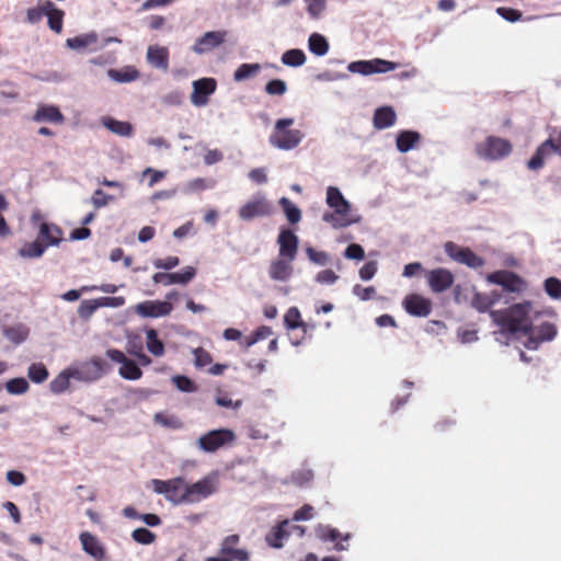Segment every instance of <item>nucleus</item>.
I'll return each mask as SVG.
<instances>
[{
  "instance_id": "obj_1",
  "label": "nucleus",
  "mask_w": 561,
  "mask_h": 561,
  "mask_svg": "<svg viewBox=\"0 0 561 561\" xmlns=\"http://www.w3.org/2000/svg\"><path fill=\"white\" fill-rule=\"evenodd\" d=\"M533 314H537V311L528 301L515 304L504 311H492L490 316L500 327V330L494 332L495 340L501 344H510L515 340L523 342L533 324Z\"/></svg>"
},
{
  "instance_id": "obj_2",
  "label": "nucleus",
  "mask_w": 561,
  "mask_h": 561,
  "mask_svg": "<svg viewBox=\"0 0 561 561\" xmlns=\"http://www.w3.org/2000/svg\"><path fill=\"white\" fill-rule=\"evenodd\" d=\"M325 204L329 210L322 214L321 219L334 230L344 229L362 221V216L353 210L352 204L336 186L327 187Z\"/></svg>"
},
{
  "instance_id": "obj_3",
  "label": "nucleus",
  "mask_w": 561,
  "mask_h": 561,
  "mask_svg": "<svg viewBox=\"0 0 561 561\" xmlns=\"http://www.w3.org/2000/svg\"><path fill=\"white\" fill-rule=\"evenodd\" d=\"M294 124L295 118L293 117L277 119L268 136L270 145L284 151L297 148L304 140L305 134L299 129L291 128Z\"/></svg>"
},
{
  "instance_id": "obj_4",
  "label": "nucleus",
  "mask_w": 561,
  "mask_h": 561,
  "mask_svg": "<svg viewBox=\"0 0 561 561\" xmlns=\"http://www.w3.org/2000/svg\"><path fill=\"white\" fill-rule=\"evenodd\" d=\"M72 379L83 383H93L102 379L108 371L110 365L99 356L76 360L69 365Z\"/></svg>"
},
{
  "instance_id": "obj_5",
  "label": "nucleus",
  "mask_w": 561,
  "mask_h": 561,
  "mask_svg": "<svg viewBox=\"0 0 561 561\" xmlns=\"http://www.w3.org/2000/svg\"><path fill=\"white\" fill-rule=\"evenodd\" d=\"M512 144L497 136H488L474 145L478 158L485 161H497L508 157L512 152Z\"/></svg>"
},
{
  "instance_id": "obj_6",
  "label": "nucleus",
  "mask_w": 561,
  "mask_h": 561,
  "mask_svg": "<svg viewBox=\"0 0 561 561\" xmlns=\"http://www.w3.org/2000/svg\"><path fill=\"white\" fill-rule=\"evenodd\" d=\"M111 43L121 44L122 41L118 37L108 36L100 42L99 34L94 31L66 39V46L78 53L96 51Z\"/></svg>"
},
{
  "instance_id": "obj_7",
  "label": "nucleus",
  "mask_w": 561,
  "mask_h": 561,
  "mask_svg": "<svg viewBox=\"0 0 561 561\" xmlns=\"http://www.w3.org/2000/svg\"><path fill=\"white\" fill-rule=\"evenodd\" d=\"M150 485L157 494L164 495L165 500L173 504L186 503V482L183 478L170 480L153 479Z\"/></svg>"
},
{
  "instance_id": "obj_8",
  "label": "nucleus",
  "mask_w": 561,
  "mask_h": 561,
  "mask_svg": "<svg viewBox=\"0 0 561 561\" xmlns=\"http://www.w3.org/2000/svg\"><path fill=\"white\" fill-rule=\"evenodd\" d=\"M274 213V207L267 197L259 192L238 209L241 220L249 221L257 217H267Z\"/></svg>"
},
{
  "instance_id": "obj_9",
  "label": "nucleus",
  "mask_w": 561,
  "mask_h": 561,
  "mask_svg": "<svg viewBox=\"0 0 561 561\" xmlns=\"http://www.w3.org/2000/svg\"><path fill=\"white\" fill-rule=\"evenodd\" d=\"M236 439V434L229 428H218L207 432L202 435L196 444L197 447L204 453H215L219 448L232 445Z\"/></svg>"
},
{
  "instance_id": "obj_10",
  "label": "nucleus",
  "mask_w": 561,
  "mask_h": 561,
  "mask_svg": "<svg viewBox=\"0 0 561 561\" xmlns=\"http://www.w3.org/2000/svg\"><path fill=\"white\" fill-rule=\"evenodd\" d=\"M216 490L217 477L215 474L207 476L192 484L186 483V503H198L215 493Z\"/></svg>"
},
{
  "instance_id": "obj_11",
  "label": "nucleus",
  "mask_w": 561,
  "mask_h": 561,
  "mask_svg": "<svg viewBox=\"0 0 561 561\" xmlns=\"http://www.w3.org/2000/svg\"><path fill=\"white\" fill-rule=\"evenodd\" d=\"M557 335V328L550 322H542L538 327L531 324L523 345L528 350H537L542 342L552 341Z\"/></svg>"
},
{
  "instance_id": "obj_12",
  "label": "nucleus",
  "mask_w": 561,
  "mask_h": 561,
  "mask_svg": "<svg viewBox=\"0 0 561 561\" xmlns=\"http://www.w3.org/2000/svg\"><path fill=\"white\" fill-rule=\"evenodd\" d=\"M134 311L141 318H165L173 311V305L168 300H145L134 307Z\"/></svg>"
},
{
  "instance_id": "obj_13",
  "label": "nucleus",
  "mask_w": 561,
  "mask_h": 561,
  "mask_svg": "<svg viewBox=\"0 0 561 561\" xmlns=\"http://www.w3.org/2000/svg\"><path fill=\"white\" fill-rule=\"evenodd\" d=\"M106 356L121 365L118 375L126 380H138L142 376L141 369L130 358H128L122 351L110 348L106 351Z\"/></svg>"
},
{
  "instance_id": "obj_14",
  "label": "nucleus",
  "mask_w": 561,
  "mask_h": 561,
  "mask_svg": "<svg viewBox=\"0 0 561 561\" xmlns=\"http://www.w3.org/2000/svg\"><path fill=\"white\" fill-rule=\"evenodd\" d=\"M444 249L451 260L465 264L468 267L478 268L484 264V261L470 249L460 247L454 242H446Z\"/></svg>"
},
{
  "instance_id": "obj_15",
  "label": "nucleus",
  "mask_w": 561,
  "mask_h": 561,
  "mask_svg": "<svg viewBox=\"0 0 561 561\" xmlns=\"http://www.w3.org/2000/svg\"><path fill=\"white\" fill-rule=\"evenodd\" d=\"M31 121L36 124L62 125L65 116L57 105L38 103L31 116Z\"/></svg>"
},
{
  "instance_id": "obj_16",
  "label": "nucleus",
  "mask_w": 561,
  "mask_h": 561,
  "mask_svg": "<svg viewBox=\"0 0 561 561\" xmlns=\"http://www.w3.org/2000/svg\"><path fill=\"white\" fill-rule=\"evenodd\" d=\"M486 280L491 284L502 286L511 293H520L526 289V283L518 275L508 271H497L486 276Z\"/></svg>"
},
{
  "instance_id": "obj_17",
  "label": "nucleus",
  "mask_w": 561,
  "mask_h": 561,
  "mask_svg": "<svg viewBox=\"0 0 561 561\" xmlns=\"http://www.w3.org/2000/svg\"><path fill=\"white\" fill-rule=\"evenodd\" d=\"M193 92L191 102L194 106L202 107L208 103V98L216 91V80L213 78H203L193 81Z\"/></svg>"
},
{
  "instance_id": "obj_18",
  "label": "nucleus",
  "mask_w": 561,
  "mask_h": 561,
  "mask_svg": "<svg viewBox=\"0 0 561 561\" xmlns=\"http://www.w3.org/2000/svg\"><path fill=\"white\" fill-rule=\"evenodd\" d=\"M196 275V268L193 266H185L181 272L175 273H156L152 276V282L154 284H163L164 286L170 285H186L188 284Z\"/></svg>"
},
{
  "instance_id": "obj_19",
  "label": "nucleus",
  "mask_w": 561,
  "mask_h": 561,
  "mask_svg": "<svg viewBox=\"0 0 561 561\" xmlns=\"http://www.w3.org/2000/svg\"><path fill=\"white\" fill-rule=\"evenodd\" d=\"M554 142L551 138L547 139L537 149L535 156L528 161L530 170H538L543 165L545 158L551 152H557L561 157V130L559 131Z\"/></svg>"
},
{
  "instance_id": "obj_20",
  "label": "nucleus",
  "mask_w": 561,
  "mask_h": 561,
  "mask_svg": "<svg viewBox=\"0 0 561 561\" xmlns=\"http://www.w3.org/2000/svg\"><path fill=\"white\" fill-rule=\"evenodd\" d=\"M226 38V32L210 31L195 41L192 50L197 55H204L220 46Z\"/></svg>"
},
{
  "instance_id": "obj_21",
  "label": "nucleus",
  "mask_w": 561,
  "mask_h": 561,
  "mask_svg": "<svg viewBox=\"0 0 561 561\" xmlns=\"http://www.w3.org/2000/svg\"><path fill=\"white\" fill-rule=\"evenodd\" d=\"M427 284L433 293H443L451 287L454 275L447 268H434L426 274Z\"/></svg>"
},
{
  "instance_id": "obj_22",
  "label": "nucleus",
  "mask_w": 561,
  "mask_h": 561,
  "mask_svg": "<svg viewBox=\"0 0 561 561\" xmlns=\"http://www.w3.org/2000/svg\"><path fill=\"white\" fill-rule=\"evenodd\" d=\"M468 294L462 295L459 290L456 291V301L465 302L468 301L471 307L477 309L479 312H485L491 306L494 305V299L489 297L486 294L478 293L473 287L467 289Z\"/></svg>"
},
{
  "instance_id": "obj_23",
  "label": "nucleus",
  "mask_w": 561,
  "mask_h": 561,
  "mask_svg": "<svg viewBox=\"0 0 561 561\" xmlns=\"http://www.w3.org/2000/svg\"><path fill=\"white\" fill-rule=\"evenodd\" d=\"M277 243L279 247L278 256L295 260L298 252V237L289 229L280 230Z\"/></svg>"
},
{
  "instance_id": "obj_24",
  "label": "nucleus",
  "mask_w": 561,
  "mask_h": 561,
  "mask_svg": "<svg viewBox=\"0 0 561 561\" xmlns=\"http://www.w3.org/2000/svg\"><path fill=\"white\" fill-rule=\"evenodd\" d=\"M403 307L409 314L415 317H427L432 311L431 300L419 294L408 295L403 300Z\"/></svg>"
},
{
  "instance_id": "obj_25",
  "label": "nucleus",
  "mask_w": 561,
  "mask_h": 561,
  "mask_svg": "<svg viewBox=\"0 0 561 561\" xmlns=\"http://www.w3.org/2000/svg\"><path fill=\"white\" fill-rule=\"evenodd\" d=\"M79 540L82 547V550L93 558L95 561H104L105 560V548L103 543L99 540L96 536L89 531H82L79 535Z\"/></svg>"
},
{
  "instance_id": "obj_26",
  "label": "nucleus",
  "mask_w": 561,
  "mask_h": 561,
  "mask_svg": "<svg viewBox=\"0 0 561 561\" xmlns=\"http://www.w3.org/2000/svg\"><path fill=\"white\" fill-rule=\"evenodd\" d=\"M294 261L280 256L273 260L268 268L270 277L276 282H288L294 273Z\"/></svg>"
},
{
  "instance_id": "obj_27",
  "label": "nucleus",
  "mask_w": 561,
  "mask_h": 561,
  "mask_svg": "<svg viewBox=\"0 0 561 561\" xmlns=\"http://www.w3.org/2000/svg\"><path fill=\"white\" fill-rule=\"evenodd\" d=\"M239 539L240 538L238 535L227 536L221 541L219 550L227 557H230L232 559V561H248L249 552L245 549L237 548Z\"/></svg>"
},
{
  "instance_id": "obj_28",
  "label": "nucleus",
  "mask_w": 561,
  "mask_h": 561,
  "mask_svg": "<svg viewBox=\"0 0 561 561\" xmlns=\"http://www.w3.org/2000/svg\"><path fill=\"white\" fill-rule=\"evenodd\" d=\"M146 59L153 68L167 71L169 68V50L167 47L150 45L147 48Z\"/></svg>"
},
{
  "instance_id": "obj_29",
  "label": "nucleus",
  "mask_w": 561,
  "mask_h": 561,
  "mask_svg": "<svg viewBox=\"0 0 561 561\" xmlns=\"http://www.w3.org/2000/svg\"><path fill=\"white\" fill-rule=\"evenodd\" d=\"M38 237L45 243L46 248L56 247L62 240V230L54 224L42 222L39 225Z\"/></svg>"
},
{
  "instance_id": "obj_30",
  "label": "nucleus",
  "mask_w": 561,
  "mask_h": 561,
  "mask_svg": "<svg viewBox=\"0 0 561 561\" xmlns=\"http://www.w3.org/2000/svg\"><path fill=\"white\" fill-rule=\"evenodd\" d=\"M397 114L391 106H381L374 113L373 123L377 129H386L394 125Z\"/></svg>"
},
{
  "instance_id": "obj_31",
  "label": "nucleus",
  "mask_w": 561,
  "mask_h": 561,
  "mask_svg": "<svg viewBox=\"0 0 561 561\" xmlns=\"http://www.w3.org/2000/svg\"><path fill=\"white\" fill-rule=\"evenodd\" d=\"M107 77L116 83H129L136 81L140 73L134 66H124L119 69H108Z\"/></svg>"
},
{
  "instance_id": "obj_32",
  "label": "nucleus",
  "mask_w": 561,
  "mask_h": 561,
  "mask_svg": "<svg viewBox=\"0 0 561 561\" xmlns=\"http://www.w3.org/2000/svg\"><path fill=\"white\" fill-rule=\"evenodd\" d=\"M3 336L14 345H19L26 341L30 329L26 324L14 323L2 329Z\"/></svg>"
},
{
  "instance_id": "obj_33",
  "label": "nucleus",
  "mask_w": 561,
  "mask_h": 561,
  "mask_svg": "<svg viewBox=\"0 0 561 561\" xmlns=\"http://www.w3.org/2000/svg\"><path fill=\"white\" fill-rule=\"evenodd\" d=\"M102 125L111 133L121 137H130L134 134V127L129 122L117 121L110 116H104L101 119Z\"/></svg>"
},
{
  "instance_id": "obj_34",
  "label": "nucleus",
  "mask_w": 561,
  "mask_h": 561,
  "mask_svg": "<svg viewBox=\"0 0 561 561\" xmlns=\"http://www.w3.org/2000/svg\"><path fill=\"white\" fill-rule=\"evenodd\" d=\"M420 138H421V136L416 131H413V130L400 131L397 136V141H396L397 149L400 152L405 153L415 147V145L420 141Z\"/></svg>"
},
{
  "instance_id": "obj_35",
  "label": "nucleus",
  "mask_w": 561,
  "mask_h": 561,
  "mask_svg": "<svg viewBox=\"0 0 561 561\" xmlns=\"http://www.w3.org/2000/svg\"><path fill=\"white\" fill-rule=\"evenodd\" d=\"M308 48L313 55L322 57L328 54L330 45L322 34L312 33L308 38Z\"/></svg>"
},
{
  "instance_id": "obj_36",
  "label": "nucleus",
  "mask_w": 561,
  "mask_h": 561,
  "mask_svg": "<svg viewBox=\"0 0 561 561\" xmlns=\"http://www.w3.org/2000/svg\"><path fill=\"white\" fill-rule=\"evenodd\" d=\"M262 69V65L254 64H242L233 72V80L236 82H243L255 78Z\"/></svg>"
},
{
  "instance_id": "obj_37",
  "label": "nucleus",
  "mask_w": 561,
  "mask_h": 561,
  "mask_svg": "<svg viewBox=\"0 0 561 561\" xmlns=\"http://www.w3.org/2000/svg\"><path fill=\"white\" fill-rule=\"evenodd\" d=\"M72 375L70 374V367L68 366L61 370L49 383L50 391L54 393H62L70 387V380Z\"/></svg>"
},
{
  "instance_id": "obj_38",
  "label": "nucleus",
  "mask_w": 561,
  "mask_h": 561,
  "mask_svg": "<svg viewBox=\"0 0 561 561\" xmlns=\"http://www.w3.org/2000/svg\"><path fill=\"white\" fill-rule=\"evenodd\" d=\"M289 525L288 520H284L266 536L267 543L273 548H282L284 540L288 537L286 527Z\"/></svg>"
},
{
  "instance_id": "obj_39",
  "label": "nucleus",
  "mask_w": 561,
  "mask_h": 561,
  "mask_svg": "<svg viewBox=\"0 0 561 561\" xmlns=\"http://www.w3.org/2000/svg\"><path fill=\"white\" fill-rule=\"evenodd\" d=\"M282 64L287 67L298 68L306 64L307 57L304 50L298 48H293L286 50L282 55Z\"/></svg>"
},
{
  "instance_id": "obj_40",
  "label": "nucleus",
  "mask_w": 561,
  "mask_h": 561,
  "mask_svg": "<svg viewBox=\"0 0 561 561\" xmlns=\"http://www.w3.org/2000/svg\"><path fill=\"white\" fill-rule=\"evenodd\" d=\"M146 347L153 356L160 357L164 354V344L158 337V333L153 329L146 331Z\"/></svg>"
},
{
  "instance_id": "obj_41",
  "label": "nucleus",
  "mask_w": 561,
  "mask_h": 561,
  "mask_svg": "<svg viewBox=\"0 0 561 561\" xmlns=\"http://www.w3.org/2000/svg\"><path fill=\"white\" fill-rule=\"evenodd\" d=\"M216 185L215 180L205 179V178H196L188 182H186L183 186V192L185 194H193L195 192L211 190Z\"/></svg>"
},
{
  "instance_id": "obj_42",
  "label": "nucleus",
  "mask_w": 561,
  "mask_h": 561,
  "mask_svg": "<svg viewBox=\"0 0 561 561\" xmlns=\"http://www.w3.org/2000/svg\"><path fill=\"white\" fill-rule=\"evenodd\" d=\"M279 205L282 206L284 214L290 224L294 225L301 220V210L287 197H282L279 199Z\"/></svg>"
},
{
  "instance_id": "obj_43",
  "label": "nucleus",
  "mask_w": 561,
  "mask_h": 561,
  "mask_svg": "<svg viewBox=\"0 0 561 561\" xmlns=\"http://www.w3.org/2000/svg\"><path fill=\"white\" fill-rule=\"evenodd\" d=\"M46 250V247L39 241H33L23 245L19 253L22 257L36 259L41 257Z\"/></svg>"
},
{
  "instance_id": "obj_44",
  "label": "nucleus",
  "mask_w": 561,
  "mask_h": 561,
  "mask_svg": "<svg viewBox=\"0 0 561 561\" xmlns=\"http://www.w3.org/2000/svg\"><path fill=\"white\" fill-rule=\"evenodd\" d=\"M307 13L313 20H319L323 16L327 10L328 0H305Z\"/></svg>"
},
{
  "instance_id": "obj_45",
  "label": "nucleus",
  "mask_w": 561,
  "mask_h": 561,
  "mask_svg": "<svg viewBox=\"0 0 561 561\" xmlns=\"http://www.w3.org/2000/svg\"><path fill=\"white\" fill-rule=\"evenodd\" d=\"M171 381L181 392L193 393L197 391L196 383L186 376L175 375L171 378Z\"/></svg>"
},
{
  "instance_id": "obj_46",
  "label": "nucleus",
  "mask_w": 561,
  "mask_h": 561,
  "mask_svg": "<svg viewBox=\"0 0 561 561\" xmlns=\"http://www.w3.org/2000/svg\"><path fill=\"white\" fill-rule=\"evenodd\" d=\"M30 385L25 378H13L7 381L5 389L10 394L19 396L25 393Z\"/></svg>"
},
{
  "instance_id": "obj_47",
  "label": "nucleus",
  "mask_w": 561,
  "mask_h": 561,
  "mask_svg": "<svg viewBox=\"0 0 561 561\" xmlns=\"http://www.w3.org/2000/svg\"><path fill=\"white\" fill-rule=\"evenodd\" d=\"M28 378L36 383L45 381L48 377V370L43 364H32L27 369Z\"/></svg>"
},
{
  "instance_id": "obj_48",
  "label": "nucleus",
  "mask_w": 561,
  "mask_h": 561,
  "mask_svg": "<svg viewBox=\"0 0 561 561\" xmlns=\"http://www.w3.org/2000/svg\"><path fill=\"white\" fill-rule=\"evenodd\" d=\"M99 308H100V305H99L98 298L82 300L78 308V314L82 319H89Z\"/></svg>"
},
{
  "instance_id": "obj_49",
  "label": "nucleus",
  "mask_w": 561,
  "mask_h": 561,
  "mask_svg": "<svg viewBox=\"0 0 561 561\" xmlns=\"http://www.w3.org/2000/svg\"><path fill=\"white\" fill-rule=\"evenodd\" d=\"M306 254L308 259L320 266H325L330 262V254L324 251L314 250L311 247L306 248Z\"/></svg>"
},
{
  "instance_id": "obj_50",
  "label": "nucleus",
  "mask_w": 561,
  "mask_h": 561,
  "mask_svg": "<svg viewBox=\"0 0 561 561\" xmlns=\"http://www.w3.org/2000/svg\"><path fill=\"white\" fill-rule=\"evenodd\" d=\"M370 62L373 73H386L398 68V64L380 58L371 59Z\"/></svg>"
},
{
  "instance_id": "obj_51",
  "label": "nucleus",
  "mask_w": 561,
  "mask_h": 561,
  "mask_svg": "<svg viewBox=\"0 0 561 561\" xmlns=\"http://www.w3.org/2000/svg\"><path fill=\"white\" fill-rule=\"evenodd\" d=\"M284 322L289 330L299 328L302 323L298 308L290 307L284 316Z\"/></svg>"
},
{
  "instance_id": "obj_52",
  "label": "nucleus",
  "mask_w": 561,
  "mask_h": 561,
  "mask_svg": "<svg viewBox=\"0 0 561 561\" xmlns=\"http://www.w3.org/2000/svg\"><path fill=\"white\" fill-rule=\"evenodd\" d=\"M265 92L268 95H284L287 92V84L282 79H273L266 83Z\"/></svg>"
},
{
  "instance_id": "obj_53",
  "label": "nucleus",
  "mask_w": 561,
  "mask_h": 561,
  "mask_svg": "<svg viewBox=\"0 0 561 561\" xmlns=\"http://www.w3.org/2000/svg\"><path fill=\"white\" fill-rule=\"evenodd\" d=\"M347 70L352 73H358L362 76L373 75L370 60L352 61L348 64Z\"/></svg>"
},
{
  "instance_id": "obj_54",
  "label": "nucleus",
  "mask_w": 561,
  "mask_h": 561,
  "mask_svg": "<svg viewBox=\"0 0 561 561\" xmlns=\"http://www.w3.org/2000/svg\"><path fill=\"white\" fill-rule=\"evenodd\" d=\"M194 365L196 368L202 369L211 364L210 354L202 347L193 350Z\"/></svg>"
},
{
  "instance_id": "obj_55",
  "label": "nucleus",
  "mask_w": 561,
  "mask_h": 561,
  "mask_svg": "<svg viewBox=\"0 0 561 561\" xmlns=\"http://www.w3.org/2000/svg\"><path fill=\"white\" fill-rule=\"evenodd\" d=\"M545 290L553 299L561 298V280L556 277H549L545 280Z\"/></svg>"
},
{
  "instance_id": "obj_56",
  "label": "nucleus",
  "mask_w": 561,
  "mask_h": 561,
  "mask_svg": "<svg viewBox=\"0 0 561 561\" xmlns=\"http://www.w3.org/2000/svg\"><path fill=\"white\" fill-rule=\"evenodd\" d=\"M153 420L157 424L164 427L180 428L182 426V423L178 417L164 413H156Z\"/></svg>"
},
{
  "instance_id": "obj_57",
  "label": "nucleus",
  "mask_w": 561,
  "mask_h": 561,
  "mask_svg": "<svg viewBox=\"0 0 561 561\" xmlns=\"http://www.w3.org/2000/svg\"><path fill=\"white\" fill-rule=\"evenodd\" d=\"M133 539L141 545H150L154 541L156 535L147 528H137L131 533Z\"/></svg>"
},
{
  "instance_id": "obj_58",
  "label": "nucleus",
  "mask_w": 561,
  "mask_h": 561,
  "mask_svg": "<svg viewBox=\"0 0 561 561\" xmlns=\"http://www.w3.org/2000/svg\"><path fill=\"white\" fill-rule=\"evenodd\" d=\"M317 536L322 540L337 541L341 534L330 526L319 525L316 529Z\"/></svg>"
},
{
  "instance_id": "obj_59",
  "label": "nucleus",
  "mask_w": 561,
  "mask_h": 561,
  "mask_svg": "<svg viewBox=\"0 0 561 561\" xmlns=\"http://www.w3.org/2000/svg\"><path fill=\"white\" fill-rule=\"evenodd\" d=\"M64 11L57 10L55 13L47 16V23L51 31L60 34L62 31Z\"/></svg>"
},
{
  "instance_id": "obj_60",
  "label": "nucleus",
  "mask_w": 561,
  "mask_h": 561,
  "mask_svg": "<svg viewBox=\"0 0 561 561\" xmlns=\"http://www.w3.org/2000/svg\"><path fill=\"white\" fill-rule=\"evenodd\" d=\"M90 201L95 208H102L113 201V196L105 194L102 190H96Z\"/></svg>"
},
{
  "instance_id": "obj_61",
  "label": "nucleus",
  "mask_w": 561,
  "mask_h": 561,
  "mask_svg": "<svg viewBox=\"0 0 561 561\" xmlns=\"http://www.w3.org/2000/svg\"><path fill=\"white\" fill-rule=\"evenodd\" d=\"M180 264V260L178 256H168L165 259H156L153 261V266L156 268L170 271L176 267Z\"/></svg>"
},
{
  "instance_id": "obj_62",
  "label": "nucleus",
  "mask_w": 561,
  "mask_h": 561,
  "mask_svg": "<svg viewBox=\"0 0 561 561\" xmlns=\"http://www.w3.org/2000/svg\"><path fill=\"white\" fill-rule=\"evenodd\" d=\"M339 279V275L332 270H322L316 275V282L322 285H333Z\"/></svg>"
},
{
  "instance_id": "obj_63",
  "label": "nucleus",
  "mask_w": 561,
  "mask_h": 561,
  "mask_svg": "<svg viewBox=\"0 0 561 561\" xmlns=\"http://www.w3.org/2000/svg\"><path fill=\"white\" fill-rule=\"evenodd\" d=\"M344 256L348 260L360 261L365 257V251L362 245L352 243L345 249Z\"/></svg>"
},
{
  "instance_id": "obj_64",
  "label": "nucleus",
  "mask_w": 561,
  "mask_h": 561,
  "mask_svg": "<svg viewBox=\"0 0 561 561\" xmlns=\"http://www.w3.org/2000/svg\"><path fill=\"white\" fill-rule=\"evenodd\" d=\"M496 13L508 22H517L522 19V12L515 9L500 7Z\"/></svg>"
}]
</instances>
